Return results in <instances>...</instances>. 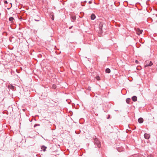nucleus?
<instances>
[{
	"instance_id": "nucleus-17",
	"label": "nucleus",
	"mask_w": 157,
	"mask_h": 157,
	"mask_svg": "<svg viewBox=\"0 0 157 157\" xmlns=\"http://www.w3.org/2000/svg\"><path fill=\"white\" fill-rule=\"evenodd\" d=\"M72 19L74 20H75L76 19V17H72Z\"/></svg>"
},
{
	"instance_id": "nucleus-19",
	"label": "nucleus",
	"mask_w": 157,
	"mask_h": 157,
	"mask_svg": "<svg viewBox=\"0 0 157 157\" xmlns=\"http://www.w3.org/2000/svg\"><path fill=\"white\" fill-rule=\"evenodd\" d=\"M4 3L5 4H7L8 3V2L7 1H5V2H4Z\"/></svg>"
},
{
	"instance_id": "nucleus-15",
	"label": "nucleus",
	"mask_w": 157,
	"mask_h": 157,
	"mask_svg": "<svg viewBox=\"0 0 157 157\" xmlns=\"http://www.w3.org/2000/svg\"><path fill=\"white\" fill-rule=\"evenodd\" d=\"M56 85H53L52 86V88L54 89H55L56 88Z\"/></svg>"
},
{
	"instance_id": "nucleus-8",
	"label": "nucleus",
	"mask_w": 157,
	"mask_h": 157,
	"mask_svg": "<svg viewBox=\"0 0 157 157\" xmlns=\"http://www.w3.org/2000/svg\"><path fill=\"white\" fill-rule=\"evenodd\" d=\"M137 98L136 96H133L132 98V99L133 101H137Z\"/></svg>"
},
{
	"instance_id": "nucleus-25",
	"label": "nucleus",
	"mask_w": 157,
	"mask_h": 157,
	"mask_svg": "<svg viewBox=\"0 0 157 157\" xmlns=\"http://www.w3.org/2000/svg\"><path fill=\"white\" fill-rule=\"evenodd\" d=\"M147 157H152V156H147Z\"/></svg>"
},
{
	"instance_id": "nucleus-21",
	"label": "nucleus",
	"mask_w": 157,
	"mask_h": 157,
	"mask_svg": "<svg viewBox=\"0 0 157 157\" xmlns=\"http://www.w3.org/2000/svg\"><path fill=\"white\" fill-rule=\"evenodd\" d=\"M92 3V1H89V4H91V3Z\"/></svg>"
},
{
	"instance_id": "nucleus-2",
	"label": "nucleus",
	"mask_w": 157,
	"mask_h": 157,
	"mask_svg": "<svg viewBox=\"0 0 157 157\" xmlns=\"http://www.w3.org/2000/svg\"><path fill=\"white\" fill-rule=\"evenodd\" d=\"M41 26L44 28L46 27L47 26V23L46 21L41 20L40 22Z\"/></svg>"
},
{
	"instance_id": "nucleus-10",
	"label": "nucleus",
	"mask_w": 157,
	"mask_h": 157,
	"mask_svg": "<svg viewBox=\"0 0 157 157\" xmlns=\"http://www.w3.org/2000/svg\"><path fill=\"white\" fill-rule=\"evenodd\" d=\"M91 19V20H94L95 18V16L94 14H92L90 16Z\"/></svg>"
},
{
	"instance_id": "nucleus-11",
	"label": "nucleus",
	"mask_w": 157,
	"mask_h": 157,
	"mask_svg": "<svg viewBox=\"0 0 157 157\" xmlns=\"http://www.w3.org/2000/svg\"><path fill=\"white\" fill-rule=\"evenodd\" d=\"M47 148V147L44 146H43L41 147V149L44 151H45L46 150V149Z\"/></svg>"
},
{
	"instance_id": "nucleus-22",
	"label": "nucleus",
	"mask_w": 157,
	"mask_h": 157,
	"mask_svg": "<svg viewBox=\"0 0 157 157\" xmlns=\"http://www.w3.org/2000/svg\"><path fill=\"white\" fill-rule=\"evenodd\" d=\"M110 115H108V117L107 118V119H109V118H110Z\"/></svg>"
},
{
	"instance_id": "nucleus-14",
	"label": "nucleus",
	"mask_w": 157,
	"mask_h": 157,
	"mask_svg": "<svg viewBox=\"0 0 157 157\" xmlns=\"http://www.w3.org/2000/svg\"><path fill=\"white\" fill-rule=\"evenodd\" d=\"M14 18L12 17H10L9 18V20L10 21L12 22L14 20Z\"/></svg>"
},
{
	"instance_id": "nucleus-1",
	"label": "nucleus",
	"mask_w": 157,
	"mask_h": 157,
	"mask_svg": "<svg viewBox=\"0 0 157 157\" xmlns=\"http://www.w3.org/2000/svg\"><path fill=\"white\" fill-rule=\"evenodd\" d=\"M94 142L95 145L97 146L98 147H100L101 146V143L95 136H94L93 137Z\"/></svg>"
},
{
	"instance_id": "nucleus-12",
	"label": "nucleus",
	"mask_w": 157,
	"mask_h": 157,
	"mask_svg": "<svg viewBox=\"0 0 157 157\" xmlns=\"http://www.w3.org/2000/svg\"><path fill=\"white\" fill-rule=\"evenodd\" d=\"M105 72L106 73H109L110 72V70L109 68H107L105 70Z\"/></svg>"
},
{
	"instance_id": "nucleus-26",
	"label": "nucleus",
	"mask_w": 157,
	"mask_h": 157,
	"mask_svg": "<svg viewBox=\"0 0 157 157\" xmlns=\"http://www.w3.org/2000/svg\"><path fill=\"white\" fill-rule=\"evenodd\" d=\"M0 15H1V13H0Z\"/></svg>"
},
{
	"instance_id": "nucleus-9",
	"label": "nucleus",
	"mask_w": 157,
	"mask_h": 157,
	"mask_svg": "<svg viewBox=\"0 0 157 157\" xmlns=\"http://www.w3.org/2000/svg\"><path fill=\"white\" fill-rule=\"evenodd\" d=\"M37 18L35 19L34 20L36 21H40V16L37 15Z\"/></svg>"
},
{
	"instance_id": "nucleus-6",
	"label": "nucleus",
	"mask_w": 157,
	"mask_h": 157,
	"mask_svg": "<svg viewBox=\"0 0 157 157\" xmlns=\"http://www.w3.org/2000/svg\"><path fill=\"white\" fill-rule=\"evenodd\" d=\"M144 138L147 139H148L150 137V135L147 133H145L144 134Z\"/></svg>"
},
{
	"instance_id": "nucleus-23",
	"label": "nucleus",
	"mask_w": 157,
	"mask_h": 157,
	"mask_svg": "<svg viewBox=\"0 0 157 157\" xmlns=\"http://www.w3.org/2000/svg\"><path fill=\"white\" fill-rule=\"evenodd\" d=\"M52 20H54V17L52 16Z\"/></svg>"
},
{
	"instance_id": "nucleus-3",
	"label": "nucleus",
	"mask_w": 157,
	"mask_h": 157,
	"mask_svg": "<svg viewBox=\"0 0 157 157\" xmlns=\"http://www.w3.org/2000/svg\"><path fill=\"white\" fill-rule=\"evenodd\" d=\"M145 63V64H146V65H145V67H148V66H151L153 64V63L151 61H149V60H147V61H146Z\"/></svg>"
},
{
	"instance_id": "nucleus-20",
	"label": "nucleus",
	"mask_w": 157,
	"mask_h": 157,
	"mask_svg": "<svg viewBox=\"0 0 157 157\" xmlns=\"http://www.w3.org/2000/svg\"><path fill=\"white\" fill-rule=\"evenodd\" d=\"M37 125H38V126H39L40 125V124H36L34 125V127H35Z\"/></svg>"
},
{
	"instance_id": "nucleus-16",
	"label": "nucleus",
	"mask_w": 157,
	"mask_h": 157,
	"mask_svg": "<svg viewBox=\"0 0 157 157\" xmlns=\"http://www.w3.org/2000/svg\"><path fill=\"white\" fill-rule=\"evenodd\" d=\"M96 78L97 80L99 81L100 80V78L99 76H97Z\"/></svg>"
},
{
	"instance_id": "nucleus-13",
	"label": "nucleus",
	"mask_w": 157,
	"mask_h": 157,
	"mask_svg": "<svg viewBox=\"0 0 157 157\" xmlns=\"http://www.w3.org/2000/svg\"><path fill=\"white\" fill-rule=\"evenodd\" d=\"M131 99L130 98H128L126 99V102L127 103L129 104V102L130 101Z\"/></svg>"
},
{
	"instance_id": "nucleus-4",
	"label": "nucleus",
	"mask_w": 157,
	"mask_h": 157,
	"mask_svg": "<svg viewBox=\"0 0 157 157\" xmlns=\"http://www.w3.org/2000/svg\"><path fill=\"white\" fill-rule=\"evenodd\" d=\"M143 32L142 30H140L139 28H137L136 30L137 33L138 35H140Z\"/></svg>"
},
{
	"instance_id": "nucleus-7",
	"label": "nucleus",
	"mask_w": 157,
	"mask_h": 157,
	"mask_svg": "<svg viewBox=\"0 0 157 157\" xmlns=\"http://www.w3.org/2000/svg\"><path fill=\"white\" fill-rule=\"evenodd\" d=\"M144 120L142 118H140L138 119V121L139 123H142L143 122Z\"/></svg>"
},
{
	"instance_id": "nucleus-24",
	"label": "nucleus",
	"mask_w": 157,
	"mask_h": 157,
	"mask_svg": "<svg viewBox=\"0 0 157 157\" xmlns=\"http://www.w3.org/2000/svg\"><path fill=\"white\" fill-rule=\"evenodd\" d=\"M72 27V26H71L69 28V29H71Z\"/></svg>"
},
{
	"instance_id": "nucleus-18",
	"label": "nucleus",
	"mask_w": 157,
	"mask_h": 157,
	"mask_svg": "<svg viewBox=\"0 0 157 157\" xmlns=\"http://www.w3.org/2000/svg\"><path fill=\"white\" fill-rule=\"evenodd\" d=\"M138 62H139L137 60H136L135 61V63H136L138 64Z\"/></svg>"
},
{
	"instance_id": "nucleus-5",
	"label": "nucleus",
	"mask_w": 157,
	"mask_h": 157,
	"mask_svg": "<svg viewBox=\"0 0 157 157\" xmlns=\"http://www.w3.org/2000/svg\"><path fill=\"white\" fill-rule=\"evenodd\" d=\"M103 26V23L102 22H100L99 24V28L100 29V30L102 31Z\"/></svg>"
}]
</instances>
